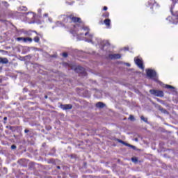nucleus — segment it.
Returning a JSON list of instances; mask_svg holds the SVG:
<instances>
[{
    "mask_svg": "<svg viewBox=\"0 0 178 178\" xmlns=\"http://www.w3.org/2000/svg\"><path fill=\"white\" fill-rule=\"evenodd\" d=\"M165 88H172V89H174L175 87L170 86V85H165Z\"/></svg>",
    "mask_w": 178,
    "mask_h": 178,
    "instance_id": "dca6fc26",
    "label": "nucleus"
},
{
    "mask_svg": "<svg viewBox=\"0 0 178 178\" xmlns=\"http://www.w3.org/2000/svg\"><path fill=\"white\" fill-rule=\"evenodd\" d=\"M4 120H8V118H6V117H4Z\"/></svg>",
    "mask_w": 178,
    "mask_h": 178,
    "instance_id": "a878e982",
    "label": "nucleus"
},
{
    "mask_svg": "<svg viewBox=\"0 0 178 178\" xmlns=\"http://www.w3.org/2000/svg\"><path fill=\"white\" fill-rule=\"evenodd\" d=\"M96 106L97 108H104V106H105V104H104V103L102 102H98L96 104Z\"/></svg>",
    "mask_w": 178,
    "mask_h": 178,
    "instance_id": "f8f14e48",
    "label": "nucleus"
},
{
    "mask_svg": "<svg viewBox=\"0 0 178 178\" xmlns=\"http://www.w3.org/2000/svg\"><path fill=\"white\" fill-rule=\"evenodd\" d=\"M103 44L104 45H107L108 44H109V41L108 40L104 41Z\"/></svg>",
    "mask_w": 178,
    "mask_h": 178,
    "instance_id": "6ab92c4d",
    "label": "nucleus"
},
{
    "mask_svg": "<svg viewBox=\"0 0 178 178\" xmlns=\"http://www.w3.org/2000/svg\"><path fill=\"white\" fill-rule=\"evenodd\" d=\"M70 20H72V22H74V23H81V19L79 17H76L71 15L70 17Z\"/></svg>",
    "mask_w": 178,
    "mask_h": 178,
    "instance_id": "423d86ee",
    "label": "nucleus"
},
{
    "mask_svg": "<svg viewBox=\"0 0 178 178\" xmlns=\"http://www.w3.org/2000/svg\"><path fill=\"white\" fill-rule=\"evenodd\" d=\"M88 31L90 29L87 26H84L83 28H79L77 32V39L80 41L81 40H84V38H89L91 40L92 38V34H88Z\"/></svg>",
    "mask_w": 178,
    "mask_h": 178,
    "instance_id": "f257e3e1",
    "label": "nucleus"
},
{
    "mask_svg": "<svg viewBox=\"0 0 178 178\" xmlns=\"http://www.w3.org/2000/svg\"><path fill=\"white\" fill-rule=\"evenodd\" d=\"M129 119V120H131L132 122H134V116L130 115Z\"/></svg>",
    "mask_w": 178,
    "mask_h": 178,
    "instance_id": "f3484780",
    "label": "nucleus"
},
{
    "mask_svg": "<svg viewBox=\"0 0 178 178\" xmlns=\"http://www.w3.org/2000/svg\"><path fill=\"white\" fill-rule=\"evenodd\" d=\"M58 168L59 169V168H60V167H58Z\"/></svg>",
    "mask_w": 178,
    "mask_h": 178,
    "instance_id": "cd10ccee",
    "label": "nucleus"
},
{
    "mask_svg": "<svg viewBox=\"0 0 178 178\" xmlns=\"http://www.w3.org/2000/svg\"><path fill=\"white\" fill-rule=\"evenodd\" d=\"M104 10H108V7L104 6Z\"/></svg>",
    "mask_w": 178,
    "mask_h": 178,
    "instance_id": "5701e85b",
    "label": "nucleus"
},
{
    "mask_svg": "<svg viewBox=\"0 0 178 178\" xmlns=\"http://www.w3.org/2000/svg\"><path fill=\"white\" fill-rule=\"evenodd\" d=\"M106 17H109V13H106L105 15H104Z\"/></svg>",
    "mask_w": 178,
    "mask_h": 178,
    "instance_id": "4be33fe9",
    "label": "nucleus"
},
{
    "mask_svg": "<svg viewBox=\"0 0 178 178\" xmlns=\"http://www.w3.org/2000/svg\"><path fill=\"white\" fill-rule=\"evenodd\" d=\"M0 63L6 65V63H9V60H8V58H6L0 57Z\"/></svg>",
    "mask_w": 178,
    "mask_h": 178,
    "instance_id": "9d476101",
    "label": "nucleus"
},
{
    "mask_svg": "<svg viewBox=\"0 0 178 178\" xmlns=\"http://www.w3.org/2000/svg\"><path fill=\"white\" fill-rule=\"evenodd\" d=\"M24 132H25V133H29V130H28V129H25V130H24Z\"/></svg>",
    "mask_w": 178,
    "mask_h": 178,
    "instance_id": "b1692460",
    "label": "nucleus"
},
{
    "mask_svg": "<svg viewBox=\"0 0 178 178\" xmlns=\"http://www.w3.org/2000/svg\"><path fill=\"white\" fill-rule=\"evenodd\" d=\"M135 63L140 67V69H144V66L143 65V60H141L140 58H134Z\"/></svg>",
    "mask_w": 178,
    "mask_h": 178,
    "instance_id": "39448f33",
    "label": "nucleus"
},
{
    "mask_svg": "<svg viewBox=\"0 0 178 178\" xmlns=\"http://www.w3.org/2000/svg\"><path fill=\"white\" fill-rule=\"evenodd\" d=\"M131 161H132V162H134V163H136V162H138V160L137 159V158L133 157L131 159Z\"/></svg>",
    "mask_w": 178,
    "mask_h": 178,
    "instance_id": "4468645a",
    "label": "nucleus"
},
{
    "mask_svg": "<svg viewBox=\"0 0 178 178\" xmlns=\"http://www.w3.org/2000/svg\"><path fill=\"white\" fill-rule=\"evenodd\" d=\"M146 72L148 77H150V79H153L154 80H156V72L155 71L152 70H147Z\"/></svg>",
    "mask_w": 178,
    "mask_h": 178,
    "instance_id": "f03ea898",
    "label": "nucleus"
},
{
    "mask_svg": "<svg viewBox=\"0 0 178 178\" xmlns=\"http://www.w3.org/2000/svg\"><path fill=\"white\" fill-rule=\"evenodd\" d=\"M45 98H48V96H45Z\"/></svg>",
    "mask_w": 178,
    "mask_h": 178,
    "instance_id": "bb28decb",
    "label": "nucleus"
},
{
    "mask_svg": "<svg viewBox=\"0 0 178 178\" xmlns=\"http://www.w3.org/2000/svg\"><path fill=\"white\" fill-rule=\"evenodd\" d=\"M71 69H73L74 70H77V69H79V70H83V67L78 66L77 67H76L75 66H72L71 67Z\"/></svg>",
    "mask_w": 178,
    "mask_h": 178,
    "instance_id": "ddd939ff",
    "label": "nucleus"
},
{
    "mask_svg": "<svg viewBox=\"0 0 178 178\" xmlns=\"http://www.w3.org/2000/svg\"><path fill=\"white\" fill-rule=\"evenodd\" d=\"M118 143H120L121 144H123L124 145H126L127 147H130V148H134V149L136 148L135 146H133L129 143H126L122 140H118Z\"/></svg>",
    "mask_w": 178,
    "mask_h": 178,
    "instance_id": "1a4fd4ad",
    "label": "nucleus"
},
{
    "mask_svg": "<svg viewBox=\"0 0 178 178\" xmlns=\"http://www.w3.org/2000/svg\"><path fill=\"white\" fill-rule=\"evenodd\" d=\"M122 57V56H120V54H111L109 56V58L111 59H120V58Z\"/></svg>",
    "mask_w": 178,
    "mask_h": 178,
    "instance_id": "6e6552de",
    "label": "nucleus"
},
{
    "mask_svg": "<svg viewBox=\"0 0 178 178\" xmlns=\"http://www.w3.org/2000/svg\"><path fill=\"white\" fill-rule=\"evenodd\" d=\"M149 92L155 97H163V92L161 90H150Z\"/></svg>",
    "mask_w": 178,
    "mask_h": 178,
    "instance_id": "7ed1b4c3",
    "label": "nucleus"
},
{
    "mask_svg": "<svg viewBox=\"0 0 178 178\" xmlns=\"http://www.w3.org/2000/svg\"><path fill=\"white\" fill-rule=\"evenodd\" d=\"M126 65H127V66L130 67V63H127Z\"/></svg>",
    "mask_w": 178,
    "mask_h": 178,
    "instance_id": "393cba45",
    "label": "nucleus"
},
{
    "mask_svg": "<svg viewBox=\"0 0 178 178\" xmlns=\"http://www.w3.org/2000/svg\"><path fill=\"white\" fill-rule=\"evenodd\" d=\"M11 149H16V145H13L11 146Z\"/></svg>",
    "mask_w": 178,
    "mask_h": 178,
    "instance_id": "412c9836",
    "label": "nucleus"
},
{
    "mask_svg": "<svg viewBox=\"0 0 178 178\" xmlns=\"http://www.w3.org/2000/svg\"><path fill=\"white\" fill-rule=\"evenodd\" d=\"M104 24H106V26L107 27H109L111 26V19H106L104 20Z\"/></svg>",
    "mask_w": 178,
    "mask_h": 178,
    "instance_id": "9b49d317",
    "label": "nucleus"
},
{
    "mask_svg": "<svg viewBox=\"0 0 178 178\" xmlns=\"http://www.w3.org/2000/svg\"><path fill=\"white\" fill-rule=\"evenodd\" d=\"M34 41H35V42H38V41H40V38H38V37H35Z\"/></svg>",
    "mask_w": 178,
    "mask_h": 178,
    "instance_id": "a211bd4d",
    "label": "nucleus"
},
{
    "mask_svg": "<svg viewBox=\"0 0 178 178\" xmlns=\"http://www.w3.org/2000/svg\"><path fill=\"white\" fill-rule=\"evenodd\" d=\"M17 41H19L20 42H32L33 39L31 38H17Z\"/></svg>",
    "mask_w": 178,
    "mask_h": 178,
    "instance_id": "20e7f679",
    "label": "nucleus"
},
{
    "mask_svg": "<svg viewBox=\"0 0 178 178\" xmlns=\"http://www.w3.org/2000/svg\"><path fill=\"white\" fill-rule=\"evenodd\" d=\"M63 56L64 58H67V54L63 53Z\"/></svg>",
    "mask_w": 178,
    "mask_h": 178,
    "instance_id": "aec40b11",
    "label": "nucleus"
},
{
    "mask_svg": "<svg viewBox=\"0 0 178 178\" xmlns=\"http://www.w3.org/2000/svg\"><path fill=\"white\" fill-rule=\"evenodd\" d=\"M140 119H141V120H143V122H147V118H145L144 116H141L140 117Z\"/></svg>",
    "mask_w": 178,
    "mask_h": 178,
    "instance_id": "2eb2a0df",
    "label": "nucleus"
},
{
    "mask_svg": "<svg viewBox=\"0 0 178 178\" xmlns=\"http://www.w3.org/2000/svg\"><path fill=\"white\" fill-rule=\"evenodd\" d=\"M61 109H63L64 111H66L67 109H72L73 106L72 104H63L60 106Z\"/></svg>",
    "mask_w": 178,
    "mask_h": 178,
    "instance_id": "0eeeda50",
    "label": "nucleus"
}]
</instances>
